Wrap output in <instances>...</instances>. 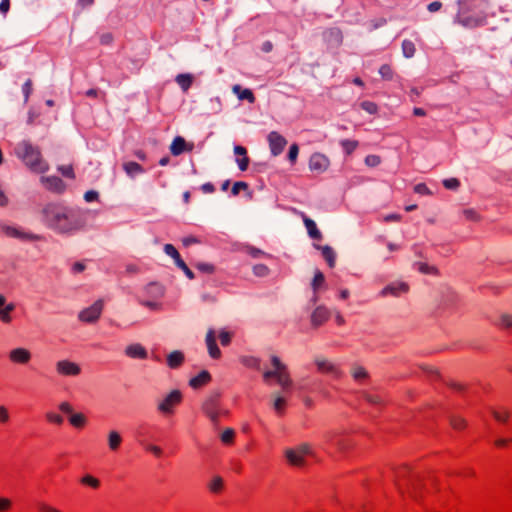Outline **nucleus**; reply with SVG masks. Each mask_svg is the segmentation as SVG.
<instances>
[{
  "label": "nucleus",
  "mask_w": 512,
  "mask_h": 512,
  "mask_svg": "<svg viewBox=\"0 0 512 512\" xmlns=\"http://www.w3.org/2000/svg\"><path fill=\"white\" fill-rule=\"evenodd\" d=\"M329 159L321 153H314L309 159V168L317 173L325 172L329 167Z\"/></svg>",
  "instance_id": "obj_13"
},
{
  "label": "nucleus",
  "mask_w": 512,
  "mask_h": 512,
  "mask_svg": "<svg viewBox=\"0 0 512 512\" xmlns=\"http://www.w3.org/2000/svg\"><path fill=\"white\" fill-rule=\"evenodd\" d=\"M164 252L174 259V262L177 263L179 259H181L179 252L176 250V248L172 244H165L164 245Z\"/></svg>",
  "instance_id": "obj_41"
},
{
  "label": "nucleus",
  "mask_w": 512,
  "mask_h": 512,
  "mask_svg": "<svg viewBox=\"0 0 512 512\" xmlns=\"http://www.w3.org/2000/svg\"><path fill=\"white\" fill-rule=\"evenodd\" d=\"M361 108L368 112L369 114H375L377 112V105L371 101H363L361 103Z\"/></svg>",
  "instance_id": "obj_51"
},
{
  "label": "nucleus",
  "mask_w": 512,
  "mask_h": 512,
  "mask_svg": "<svg viewBox=\"0 0 512 512\" xmlns=\"http://www.w3.org/2000/svg\"><path fill=\"white\" fill-rule=\"evenodd\" d=\"M207 487L211 493H220L224 488L223 478L219 475L213 476L211 481L208 483Z\"/></svg>",
  "instance_id": "obj_28"
},
{
  "label": "nucleus",
  "mask_w": 512,
  "mask_h": 512,
  "mask_svg": "<svg viewBox=\"0 0 512 512\" xmlns=\"http://www.w3.org/2000/svg\"><path fill=\"white\" fill-rule=\"evenodd\" d=\"M69 422L76 428H81L86 424V417L82 413L71 414Z\"/></svg>",
  "instance_id": "obj_35"
},
{
  "label": "nucleus",
  "mask_w": 512,
  "mask_h": 512,
  "mask_svg": "<svg viewBox=\"0 0 512 512\" xmlns=\"http://www.w3.org/2000/svg\"><path fill=\"white\" fill-rule=\"evenodd\" d=\"M183 362H184V354L179 350L172 351L167 356V365L172 369L178 368L179 366L182 365Z\"/></svg>",
  "instance_id": "obj_24"
},
{
  "label": "nucleus",
  "mask_w": 512,
  "mask_h": 512,
  "mask_svg": "<svg viewBox=\"0 0 512 512\" xmlns=\"http://www.w3.org/2000/svg\"><path fill=\"white\" fill-rule=\"evenodd\" d=\"M0 230L3 234L10 238H16L21 241H35L38 236L29 232H25L19 227L11 226L5 223L0 224Z\"/></svg>",
  "instance_id": "obj_7"
},
{
  "label": "nucleus",
  "mask_w": 512,
  "mask_h": 512,
  "mask_svg": "<svg viewBox=\"0 0 512 512\" xmlns=\"http://www.w3.org/2000/svg\"><path fill=\"white\" fill-rule=\"evenodd\" d=\"M123 170L126 172V174L133 178L136 175L142 174L144 172L143 167L134 161H128L123 163Z\"/></svg>",
  "instance_id": "obj_25"
},
{
  "label": "nucleus",
  "mask_w": 512,
  "mask_h": 512,
  "mask_svg": "<svg viewBox=\"0 0 512 512\" xmlns=\"http://www.w3.org/2000/svg\"><path fill=\"white\" fill-rule=\"evenodd\" d=\"M239 100H247L249 103L255 102V96L250 89H243L240 94H238Z\"/></svg>",
  "instance_id": "obj_49"
},
{
  "label": "nucleus",
  "mask_w": 512,
  "mask_h": 512,
  "mask_svg": "<svg viewBox=\"0 0 512 512\" xmlns=\"http://www.w3.org/2000/svg\"><path fill=\"white\" fill-rule=\"evenodd\" d=\"M414 191H415V193L421 194V195H430L431 194L430 189L424 183H419V184L415 185Z\"/></svg>",
  "instance_id": "obj_62"
},
{
  "label": "nucleus",
  "mask_w": 512,
  "mask_h": 512,
  "mask_svg": "<svg viewBox=\"0 0 512 512\" xmlns=\"http://www.w3.org/2000/svg\"><path fill=\"white\" fill-rule=\"evenodd\" d=\"M22 92L24 94V102L26 103L29 99V96L32 92V81L31 79H27L23 86H22Z\"/></svg>",
  "instance_id": "obj_52"
},
{
  "label": "nucleus",
  "mask_w": 512,
  "mask_h": 512,
  "mask_svg": "<svg viewBox=\"0 0 512 512\" xmlns=\"http://www.w3.org/2000/svg\"><path fill=\"white\" fill-rule=\"evenodd\" d=\"M196 268L203 273L211 274L214 272V266L209 263H198Z\"/></svg>",
  "instance_id": "obj_63"
},
{
  "label": "nucleus",
  "mask_w": 512,
  "mask_h": 512,
  "mask_svg": "<svg viewBox=\"0 0 512 512\" xmlns=\"http://www.w3.org/2000/svg\"><path fill=\"white\" fill-rule=\"evenodd\" d=\"M323 437L327 443L333 444L341 452L346 451L351 446L350 441L342 438L341 433L336 430L324 433Z\"/></svg>",
  "instance_id": "obj_10"
},
{
  "label": "nucleus",
  "mask_w": 512,
  "mask_h": 512,
  "mask_svg": "<svg viewBox=\"0 0 512 512\" xmlns=\"http://www.w3.org/2000/svg\"><path fill=\"white\" fill-rule=\"evenodd\" d=\"M15 153L31 170L38 173L48 170V164L42 159L40 150L29 141L18 143Z\"/></svg>",
  "instance_id": "obj_2"
},
{
  "label": "nucleus",
  "mask_w": 512,
  "mask_h": 512,
  "mask_svg": "<svg viewBox=\"0 0 512 512\" xmlns=\"http://www.w3.org/2000/svg\"><path fill=\"white\" fill-rule=\"evenodd\" d=\"M380 162V157L377 155H368L365 158V164L369 167H376Z\"/></svg>",
  "instance_id": "obj_59"
},
{
  "label": "nucleus",
  "mask_w": 512,
  "mask_h": 512,
  "mask_svg": "<svg viewBox=\"0 0 512 512\" xmlns=\"http://www.w3.org/2000/svg\"><path fill=\"white\" fill-rule=\"evenodd\" d=\"M235 436V431L232 428L225 429L221 434V441L224 444H231Z\"/></svg>",
  "instance_id": "obj_43"
},
{
  "label": "nucleus",
  "mask_w": 512,
  "mask_h": 512,
  "mask_svg": "<svg viewBox=\"0 0 512 512\" xmlns=\"http://www.w3.org/2000/svg\"><path fill=\"white\" fill-rule=\"evenodd\" d=\"M122 442V438L117 431H110L108 434V446L112 451H115L119 448Z\"/></svg>",
  "instance_id": "obj_31"
},
{
  "label": "nucleus",
  "mask_w": 512,
  "mask_h": 512,
  "mask_svg": "<svg viewBox=\"0 0 512 512\" xmlns=\"http://www.w3.org/2000/svg\"><path fill=\"white\" fill-rule=\"evenodd\" d=\"M324 281H325L324 274L321 271L316 270L314 278L311 283V286H312V289L314 290V292L317 291V289L324 283Z\"/></svg>",
  "instance_id": "obj_40"
},
{
  "label": "nucleus",
  "mask_w": 512,
  "mask_h": 512,
  "mask_svg": "<svg viewBox=\"0 0 512 512\" xmlns=\"http://www.w3.org/2000/svg\"><path fill=\"white\" fill-rule=\"evenodd\" d=\"M245 251H246L247 254H249L253 258H259V257H262V256L270 257V255H268L264 251H262V250H260L258 248H255L253 246H246L245 247Z\"/></svg>",
  "instance_id": "obj_42"
},
{
  "label": "nucleus",
  "mask_w": 512,
  "mask_h": 512,
  "mask_svg": "<svg viewBox=\"0 0 512 512\" xmlns=\"http://www.w3.org/2000/svg\"><path fill=\"white\" fill-rule=\"evenodd\" d=\"M330 318V311L323 305L317 306L311 314L310 321L314 328L323 325Z\"/></svg>",
  "instance_id": "obj_14"
},
{
  "label": "nucleus",
  "mask_w": 512,
  "mask_h": 512,
  "mask_svg": "<svg viewBox=\"0 0 512 512\" xmlns=\"http://www.w3.org/2000/svg\"><path fill=\"white\" fill-rule=\"evenodd\" d=\"M351 375L356 381L367 379L369 374L368 371L360 365H353L351 368Z\"/></svg>",
  "instance_id": "obj_32"
},
{
  "label": "nucleus",
  "mask_w": 512,
  "mask_h": 512,
  "mask_svg": "<svg viewBox=\"0 0 512 512\" xmlns=\"http://www.w3.org/2000/svg\"><path fill=\"white\" fill-rule=\"evenodd\" d=\"M402 53L405 58H412L416 52L415 45L410 40H404L402 42Z\"/></svg>",
  "instance_id": "obj_34"
},
{
  "label": "nucleus",
  "mask_w": 512,
  "mask_h": 512,
  "mask_svg": "<svg viewBox=\"0 0 512 512\" xmlns=\"http://www.w3.org/2000/svg\"><path fill=\"white\" fill-rule=\"evenodd\" d=\"M56 371L59 375L76 377L81 373V367L70 360H60L56 362Z\"/></svg>",
  "instance_id": "obj_9"
},
{
  "label": "nucleus",
  "mask_w": 512,
  "mask_h": 512,
  "mask_svg": "<svg viewBox=\"0 0 512 512\" xmlns=\"http://www.w3.org/2000/svg\"><path fill=\"white\" fill-rule=\"evenodd\" d=\"M301 216L309 237L314 240H322V233L317 228L315 221L307 217L303 212H301Z\"/></svg>",
  "instance_id": "obj_18"
},
{
  "label": "nucleus",
  "mask_w": 512,
  "mask_h": 512,
  "mask_svg": "<svg viewBox=\"0 0 512 512\" xmlns=\"http://www.w3.org/2000/svg\"><path fill=\"white\" fill-rule=\"evenodd\" d=\"M456 21L465 28H475L484 25L486 17L484 15L471 16L459 12Z\"/></svg>",
  "instance_id": "obj_11"
},
{
  "label": "nucleus",
  "mask_w": 512,
  "mask_h": 512,
  "mask_svg": "<svg viewBox=\"0 0 512 512\" xmlns=\"http://www.w3.org/2000/svg\"><path fill=\"white\" fill-rule=\"evenodd\" d=\"M315 248L321 250L322 255H323L324 259L327 261V264L329 265V267L332 268L335 266L336 253L334 252L332 247H330L328 245H325V246L315 245Z\"/></svg>",
  "instance_id": "obj_27"
},
{
  "label": "nucleus",
  "mask_w": 512,
  "mask_h": 512,
  "mask_svg": "<svg viewBox=\"0 0 512 512\" xmlns=\"http://www.w3.org/2000/svg\"><path fill=\"white\" fill-rule=\"evenodd\" d=\"M491 413H492L493 417L499 422H506L509 417L508 411H504L503 413H500L499 411L491 409Z\"/></svg>",
  "instance_id": "obj_61"
},
{
  "label": "nucleus",
  "mask_w": 512,
  "mask_h": 512,
  "mask_svg": "<svg viewBox=\"0 0 512 512\" xmlns=\"http://www.w3.org/2000/svg\"><path fill=\"white\" fill-rule=\"evenodd\" d=\"M103 307V300L98 299L91 306L81 310L78 314V319L85 323H95L100 318Z\"/></svg>",
  "instance_id": "obj_6"
},
{
  "label": "nucleus",
  "mask_w": 512,
  "mask_h": 512,
  "mask_svg": "<svg viewBox=\"0 0 512 512\" xmlns=\"http://www.w3.org/2000/svg\"><path fill=\"white\" fill-rule=\"evenodd\" d=\"M46 419L54 424L61 425L63 423V417L59 414H56L54 412H47L46 413Z\"/></svg>",
  "instance_id": "obj_53"
},
{
  "label": "nucleus",
  "mask_w": 512,
  "mask_h": 512,
  "mask_svg": "<svg viewBox=\"0 0 512 512\" xmlns=\"http://www.w3.org/2000/svg\"><path fill=\"white\" fill-rule=\"evenodd\" d=\"M175 80L181 89L186 92L192 85L193 77L191 74H178Z\"/></svg>",
  "instance_id": "obj_30"
},
{
  "label": "nucleus",
  "mask_w": 512,
  "mask_h": 512,
  "mask_svg": "<svg viewBox=\"0 0 512 512\" xmlns=\"http://www.w3.org/2000/svg\"><path fill=\"white\" fill-rule=\"evenodd\" d=\"M234 154L242 156L241 158H237L236 162L240 171H246L250 161L249 157L247 156L246 148L240 145H236L234 146Z\"/></svg>",
  "instance_id": "obj_21"
},
{
  "label": "nucleus",
  "mask_w": 512,
  "mask_h": 512,
  "mask_svg": "<svg viewBox=\"0 0 512 512\" xmlns=\"http://www.w3.org/2000/svg\"><path fill=\"white\" fill-rule=\"evenodd\" d=\"M363 398L367 402H369L370 404H373V405H379V404H381L383 402L380 396L369 394V393H366V392L363 393Z\"/></svg>",
  "instance_id": "obj_56"
},
{
  "label": "nucleus",
  "mask_w": 512,
  "mask_h": 512,
  "mask_svg": "<svg viewBox=\"0 0 512 512\" xmlns=\"http://www.w3.org/2000/svg\"><path fill=\"white\" fill-rule=\"evenodd\" d=\"M298 153H299V147L297 144H292L289 148V152H288V160L291 162V163H295L296 160H297V157H298Z\"/></svg>",
  "instance_id": "obj_54"
},
{
  "label": "nucleus",
  "mask_w": 512,
  "mask_h": 512,
  "mask_svg": "<svg viewBox=\"0 0 512 512\" xmlns=\"http://www.w3.org/2000/svg\"><path fill=\"white\" fill-rule=\"evenodd\" d=\"M64 177L73 179L75 177L73 167L71 165H63L58 168Z\"/></svg>",
  "instance_id": "obj_57"
},
{
  "label": "nucleus",
  "mask_w": 512,
  "mask_h": 512,
  "mask_svg": "<svg viewBox=\"0 0 512 512\" xmlns=\"http://www.w3.org/2000/svg\"><path fill=\"white\" fill-rule=\"evenodd\" d=\"M202 411L214 425L218 424L220 415L227 413L219 405L218 393L211 394L206 398L202 404Z\"/></svg>",
  "instance_id": "obj_4"
},
{
  "label": "nucleus",
  "mask_w": 512,
  "mask_h": 512,
  "mask_svg": "<svg viewBox=\"0 0 512 512\" xmlns=\"http://www.w3.org/2000/svg\"><path fill=\"white\" fill-rule=\"evenodd\" d=\"M314 362L320 372L332 374L336 377L341 376V371L328 359L318 356L315 358Z\"/></svg>",
  "instance_id": "obj_16"
},
{
  "label": "nucleus",
  "mask_w": 512,
  "mask_h": 512,
  "mask_svg": "<svg viewBox=\"0 0 512 512\" xmlns=\"http://www.w3.org/2000/svg\"><path fill=\"white\" fill-rule=\"evenodd\" d=\"M211 380V375L208 371L203 370L197 376L193 377L189 381V385L197 389L205 384H207Z\"/></svg>",
  "instance_id": "obj_23"
},
{
  "label": "nucleus",
  "mask_w": 512,
  "mask_h": 512,
  "mask_svg": "<svg viewBox=\"0 0 512 512\" xmlns=\"http://www.w3.org/2000/svg\"><path fill=\"white\" fill-rule=\"evenodd\" d=\"M415 265L417 266V269L423 274L438 275V269L435 266H430L423 262H418Z\"/></svg>",
  "instance_id": "obj_36"
},
{
  "label": "nucleus",
  "mask_w": 512,
  "mask_h": 512,
  "mask_svg": "<svg viewBox=\"0 0 512 512\" xmlns=\"http://www.w3.org/2000/svg\"><path fill=\"white\" fill-rule=\"evenodd\" d=\"M272 397H273V404L272 405H273L274 410L277 413H279V414L283 413L284 407L286 405L285 398L282 397L280 395V393H278V392L272 393Z\"/></svg>",
  "instance_id": "obj_33"
},
{
  "label": "nucleus",
  "mask_w": 512,
  "mask_h": 512,
  "mask_svg": "<svg viewBox=\"0 0 512 512\" xmlns=\"http://www.w3.org/2000/svg\"><path fill=\"white\" fill-rule=\"evenodd\" d=\"M175 265L179 269H181L189 279H191V280L194 279V277H195L194 273L192 272V270L186 265V263L182 259H179L177 261V263H175Z\"/></svg>",
  "instance_id": "obj_48"
},
{
  "label": "nucleus",
  "mask_w": 512,
  "mask_h": 512,
  "mask_svg": "<svg viewBox=\"0 0 512 512\" xmlns=\"http://www.w3.org/2000/svg\"><path fill=\"white\" fill-rule=\"evenodd\" d=\"M248 187L249 186L246 182H243V181L235 182L232 186L231 193L234 196H237L239 194L240 190H246V189H248Z\"/></svg>",
  "instance_id": "obj_55"
},
{
  "label": "nucleus",
  "mask_w": 512,
  "mask_h": 512,
  "mask_svg": "<svg viewBox=\"0 0 512 512\" xmlns=\"http://www.w3.org/2000/svg\"><path fill=\"white\" fill-rule=\"evenodd\" d=\"M41 182L52 191H61L64 187L63 181L57 176L41 177Z\"/></svg>",
  "instance_id": "obj_22"
},
{
  "label": "nucleus",
  "mask_w": 512,
  "mask_h": 512,
  "mask_svg": "<svg viewBox=\"0 0 512 512\" xmlns=\"http://www.w3.org/2000/svg\"><path fill=\"white\" fill-rule=\"evenodd\" d=\"M182 400V393L179 390H172L166 397L157 405V410L165 415L173 414L174 408L180 404Z\"/></svg>",
  "instance_id": "obj_5"
},
{
  "label": "nucleus",
  "mask_w": 512,
  "mask_h": 512,
  "mask_svg": "<svg viewBox=\"0 0 512 512\" xmlns=\"http://www.w3.org/2000/svg\"><path fill=\"white\" fill-rule=\"evenodd\" d=\"M443 186L448 190H457L460 186V181L457 178L444 179Z\"/></svg>",
  "instance_id": "obj_47"
},
{
  "label": "nucleus",
  "mask_w": 512,
  "mask_h": 512,
  "mask_svg": "<svg viewBox=\"0 0 512 512\" xmlns=\"http://www.w3.org/2000/svg\"><path fill=\"white\" fill-rule=\"evenodd\" d=\"M408 290L409 286L405 282H393L380 291V296L385 297L387 295H391L399 297L400 295L407 293Z\"/></svg>",
  "instance_id": "obj_15"
},
{
  "label": "nucleus",
  "mask_w": 512,
  "mask_h": 512,
  "mask_svg": "<svg viewBox=\"0 0 512 512\" xmlns=\"http://www.w3.org/2000/svg\"><path fill=\"white\" fill-rule=\"evenodd\" d=\"M15 304L10 302V303H7V301L5 302V305L3 306L2 310H0V321H2L3 323H10L12 318H11V312L15 310Z\"/></svg>",
  "instance_id": "obj_29"
},
{
  "label": "nucleus",
  "mask_w": 512,
  "mask_h": 512,
  "mask_svg": "<svg viewBox=\"0 0 512 512\" xmlns=\"http://www.w3.org/2000/svg\"><path fill=\"white\" fill-rule=\"evenodd\" d=\"M285 456L291 465L302 466L304 464V457L300 455L297 449H286Z\"/></svg>",
  "instance_id": "obj_26"
},
{
  "label": "nucleus",
  "mask_w": 512,
  "mask_h": 512,
  "mask_svg": "<svg viewBox=\"0 0 512 512\" xmlns=\"http://www.w3.org/2000/svg\"><path fill=\"white\" fill-rule=\"evenodd\" d=\"M340 144L345 153L348 155H350L358 147V142L356 140L344 139L340 142Z\"/></svg>",
  "instance_id": "obj_37"
},
{
  "label": "nucleus",
  "mask_w": 512,
  "mask_h": 512,
  "mask_svg": "<svg viewBox=\"0 0 512 512\" xmlns=\"http://www.w3.org/2000/svg\"><path fill=\"white\" fill-rule=\"evenodd\" d=\"M80 482L83 484V485H87V486H90L92 488H98L100 486V481L93 477L92 475H85L83 476L81 479H80Z\"/></svg>",
  "instance_id": "obj_39"
},
{
  "label": "nucleus",
  "mask_w": 512,
  "mask_h": 512,
  "mask_svg": "<svg viewBox=\"0 0 512 512\" xmlns=\"http://www.w3.org/2000/svg\"><path fill=\"white\" fill-rule=\"evenodd\" d=\"M193 147V144L190 145L189 148H187V144H186V141L183 137L181 136H176L171 145H170V151H171V154L174 155V156H179L181 155L185 150H191Z\"/></svg>",
  "instance_id": "obj_20"
},
{
  "label": "nucleus",
  "mask_w": 512,
  "mask_h": 512,
  "mask_svg": "<svg viewBox=\"0 0 512 512\" xmlns=\"http://www.w3.org/2000/svg\"><path fill=\"white\" fill-rule=\"evenodd\" d=\"M271 364L274 369L263 372L264 381L268 382L269 379L274 378L277 384L282 387L283 391H287L292 386V379L287 365L276 355L271 356Z\"/></svg>",
  "instance_id": "obj_3"
},
{
  "label": "nucleus",
  "mask_w": 512,
  "mask_h": 512,
  "mask_svg": "<svg viewBox=\"0 0 512 512\" xmlns=\"http://www.w3.org/2000/svg\"><path fill=\"white\" fill-rule=\"evenodd\" d=\"M231 333L227 332L225 330L220 331L219 333V339L223 346H228L231 342Z\"/></svg>",
  "instance_id": "obj_60"
},
{
  "label": "nucleus",
  "mask_w": 512,
  "mask_h": 512,
  "mask_svg": "<svg viewBox=\"0 0 512 512\" xmlns=\"http://www.w3.org/2000/svg\"><path fill=\"white\" fill-rule=\"evenodd\" d=\"M498 325L503 328H510L512 327V316L510 314H502L499 318Z\"/></svg>",
  "instance_id": "obj_50"
},
{
  "label": "nucleus",
  "mask_w": 512,
  "mask_h": 512,
  "mask_svg": "<svg viewBox=\"0 0 512 512\" xmlns=\"http://www.w3.org/2000/svg\"><path fill=\"white\" fill-rule=\"evenodd\" d=\"M205 342L207 345L208 353L210 357L218 359L221 356V351L216 343L215 332L213 329H209L206 333Z\"/></svg>",
  "instance_id": "obj_17"
},
{
  "label": "nucleus",
  "mask_w": 512,
  "mask_h": 512,
  "mask_svg": "<svg viewBox=\"0 0 512 512\" xmlns=\"http://www.w3.org/2000/svg\"><path fill=\"white\" fill-rule=\"evenodd\" d=\"M420 480L415 479L411 480L409 483V494L412 498L417 499L418 498V489L420 488Z\"/></svg>",
  "instance_id": "obj_45"
},
{
  "label": "nucleus",
  "mask_w": 512,
  "mask_h": 512,
  "mask_svg": "<svg viewBox=\"0 0 512 512\" xmlns=\"http://www.w3.org/2000/svg\"><path fill=\"white\" fill-rule=\"evenodd\" d=\"M9 360L14 364L26 365L32 358L31 352L24 347H17L9 351Z\"/></svg>",
  "instance_id": "obj_12"
},
{
  "label": "nucleus",
  "mask_w": 512,
  "mask_h": 512,
  "mask_svg": "<svg viewBox=\"0 0 512 512\" xmlns=\"http://www.w3.org/2000/svg\"><path fill=\"white\" fill-rule=\"evenodd\" d=\"M12 506V501L6 497H0V512L8 511Z\"/></svg>",
  "instance_id": "obj_64"
},
{
  "label": "nucleus",
  "mask_w": 512,
  "mask_h": 512,
  "mask_svg": "<svg viewBox=\"0 0 512 512\" xmlns=\"http://www.w3.org/2000/svg\"><path fill=\"white\" fill-rule=\"evenodd\" d=\"M42 217L45 225L57 234L71 235L85 225L78 210L57 203L47 204L42 209Z\"/></svg>",
  "instance_id": "obj_1"
},
{
  "label": "nucleus",
  "mask_w": 512,
  "mask_h": 512,
  "mask_svg": "<svg viewBox=\"0 0 512 512\" xmlns=\"http://www.w3.org/2000/svg\"><path fill=\"white\" fill-rule=\"evenodd\" d=\"M146 290L148 291V293H153L158 296L163 295V288L156 283H150L149 285H147Z\"/></svg>",
  "instance_id": "obj_58"
},
{
  "label": "nucleus",
  "mask_w": 512,
  "mask_h": 512,
  "mask_svg": "<svg viewBox=\"0 0 512 512\" xmlns=\"http://www.w3.org/2000/svg\"><path fill=\"white\" fill-rule=\"evenodd\" d=\"M125 354L130 358L146 359L148 356L147 350L138 343L128 345L125 349Z\"/></svg>",
  "instance_id": "obj_19"
},
{
  "label": "nucleus",
  "mask_w": 512,
  "mask_h": 512,
  "mask_svg": "<svg viewBox=\"0 0 512 512\" xmlns=\"http://www.w3.org/2000/svg\"><path fill=\"white\" fill-rule=\"evenodd\" d=\"M242 363L248 367L255 368L257 370H260V360L256 357H244L242 359Z\"/></svg>",
  "instance_id": "obj_46"
},
{
  "label": "nucleus",
  "mask_w": 512,
  "mask_h": 512,
  "mask_svg": "<svg viewBox=\"0 0 512 512\" xmlns=\"http://www.w3.org/2000/svg\"><path fill=\"white\" fill-rule=\"evenodd\" d=\"M267 140L269 143L270 152L274 157L279 156L287 145V140L276 131L270 132L268 134Z\"/></svg>",
  "instance_id": "obj_8"
},
{
  "label": "nucleus",
  "mask_w": 512,
  "mask_h": 512,
  "mask_svg": "<svg viewBox=\"0 0 512 512\" xmlns=\"http://www.w3.org/2000/svg\"><path fill=\"white\" fill-rule=\"evenodd\" d=\"M253 274L257 277H266L270 273V269L264 264H256L252 268Z\"/></svg>",
  "instance_id": "obj_38"
},
{
  "label": "nucleus",
  "mask_w": 512,
  "mask_h": 512,
  "mask_svg": "<svg viewBox=\"0 0 512 512\" xmlns=\"http://www.w3.org/2000/svg\"><path fill=\"white\" fill-rule=\"evenodd\" d=\"M379 74L384 80H391L393 78L392 68L388 64H384L379 68Z\"/></svg>",
  "instance_id": "obj_44"
}]
</instances>
